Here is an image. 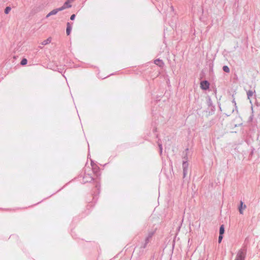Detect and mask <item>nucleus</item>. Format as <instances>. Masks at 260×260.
<instances>
[{
    "label": "nucleus",
    "mask_w": 260,
    "mask_h": 260,
    "mask_svg": "<svg viewBox=\"0 0 260 260\" xmlns=\"http://www.w3.org/2000/svg\"><path fill=\"white\" fill-rule=\"evenodd\" d=\"M74 0H67L63 4V6L66 8H71L72 7L70 3L73 2Z\"/></svg>",
    "instance_id": "10"
},
{
    "label": "nucleus",
    "mask_w": 260,
    "mask_h": 260,
    "mask_svg": "<svg viewBox=\"0 0 260 260\" xmlns=\"http://www.w3.org/2000/svg\"><path fill=\"white\" fill-rule=\"evenodd\" d=\"M198 260H204L203 258H200Z\"/></svg>",
    "instance_id": "29"
},
{
    "label": "nucleus",
    "mask_w": 260,
    "mask_h": 260,
    "mask_svg": "<svg viewBox=\"0 0 260 260\" xmlns=\"http://www.w3.org/2000/svg\"><path fill=\"white\" fill-rule=\"evenodd\" d=\"M65 9H66V8L63 5L62 7L56 9V10H57V12H58L59 11H62V10H64Z\"/></svg>",
    "instance_id": "18"
},
{
    "label": "nucleus",
    "mask_w": 260,
    "mask_h": 260,
    "mask_svg": "<svg viewBox=\"0 0 260 260\" xmlns=\"http://www.w3.org/2000/svg\"><path fill=\"white\" fill-rule=\"evenodd\" d=\"M51 16V14H50V12L46 15V18H48L49 16Z\"/></svg>",
    "instance_id": "26"
},
{
    "label": "nucleus",
    "mask_w": 260,
    "mask_h": 260,
    "mask_svg": "<svg viewBox=\"0 0 260 260\" xmlns=\"http://www.w3.org/2000/svg\"><path fill=\"white\" fill-rule=\"evenodd\" d=\"M76 16L75 14H73L71 15V17H70V19L71 20H74Z\"/></svg>",
    "instance_id": "24"
},
{
    "label": "nucleus",
    "mask_w": 260,
    "mask_h": 260,
    "mask_svg": "<svg viewBox=\"0 0 260 260\" xmlns=\"http://www.w3.org/2000/svg\"><path fill=\"white\" fill-rule=\"evenodd\" d=\"M188 164L187 161V158L183 161L182 163V168H183V178H185L187 173V170H188Z\"/></svg>",
    "instance_id": "2"
},
{
    "label": "nucleus",
    "mask_w": 260,
    "mask_h": 260,
    "mask_svg": "<svg viewBox=\"0 0 260 260\" xmlns=\"http://www.w3.org/2000/svg\"><path fill=\"white\" fill-rule=\"evenodd\" d=\"M224 233V226L223 224L220 225L219 228V235H223Z\"/></svg>",
    "instance_id": "11"
},
{
    "label": "nucleus",
    "mask_w": 260,
    "mask_h": 260,
    "mask_svg": "<svg viewBox=\"0 0 260 260\" xmlns=\"http://www.w3.org/2000/svg\"><path fill=\"white\" fill-rule=\"evenodd\" d=\"M52 40V38L51 37H49L47 39L44 40L41 43L42 45H46L51 43Z\"/></svg>",
    "instance_id": "8"
},
{
    "label": "nucleus",
    "mask_w": 260,
    "mask_h": 260,
    "mask_svg": "<svg viewBox=\"0 0 260 260\" xmlns=\"http://www.w3.org/2000/svg\"><path fill=\"white\" fill-rule=\"evenodd\" d=\"M40 10H41V8H39V7L34 8L31 10V13H32V14L36 13H37L38 12L40 11Z\"/></svg>",
    "instance_id": "12"
},
{
    "label": "nucleus",
    "mask_w": 260,
    "mask_h": 260,
    "mask_svg": "<svg viewBox=\"0 0 260 260\" xmlns=\"http://www.w3.org/2000/svg\"><path fill=\"white\" fill-rule=\"evenodd\" d=\"M246 249L244 248L241 249L238 252L235 260H245Z\"/></svg>",
    "instance_id": "1"
},
{
    "label": "nucleus",
    "mask_w": 260,
    "mask_h": 260,
    "mask_svg": "<svg viewBox=\"0 0 260 260\" xmlns=\"http://www.w3.org/2000/svg\"><path fill=\"white\" fill-rule=\"evenodd\" d=\"M200 85V87L202 89L207 90L209 88L210 84L208 81L204 80L201 82Z\"/></svg>",
    "instance_id": "4"
},
{
    "label": "nucleus",
    "mask_w": 260,
    "mask_h": 260,
    "mask_svg": "<svg viewBox=\"0 0 260 260\" xmlns=\"http://www.w3.org/2000/svg\"><path fill=\"white\" fill-rule=\"evenodd\" d=\"M93 180V178L89 174H85L83 177V183L91 182Z\"/></svg>",
    "instance_id": "3"
},
{
    "label": "nucleus",
    "mask_w": 260,
    "mask_h": 260,
    "mask_svg": "<svg viewBox=\"0 0 260 260\" xmlns=\"http://www.w3.org/2000/svg\"><path fill=\"white\" fill-rule=\"evenodd\" d=\"M147 245V243H146L144 242V243L142 245V246H141V248H143V249H144V248H145L146 247Z\"/></svg>",
    "instance_id": "22"
},
{
    "label": "nucleus",
    "mask_w": 260,
    "mask_h": 260,
    "mask_svg": "<svg viewBox=\"0 0 260 260\" xmlns=\"http://www.w3.org/2000/svg\"><path fill=\"white\" fill-rule=\"evenodd\" d=\"M255 92V90H249L247 91V98L250 100V98L253 95V93Z\"/></svg>",
    "instance_id": "9"
},
{
    "label": "nucleus",
    "mask_w": 260,
    "mask_h": 260,
    "mask_svg": "<svg viewBox=\"0 0 260 260\" xmlns=\"http://www.w3.org/2000/svg\"><path fill=\"white\" fill-rule=\"evenodd\" d=\"M154 234V232H149L148 234V236H147V238H149V239H151L152 237L153 236Z\"/></svg>",
    "instance_id": "17"
},
{
    "label": "nucleus",
    "mask_w": 260,
    "mask_h": 260,
    "mask_svg": "<svg viewBox=\"0 0 260 260\" xmlns=\"http://www.w3.org/2000/svg\"><path fill=\"white\" fill-rule=\"evenodd\" d=\"M171 10H172V11H173V10H174V8H173V6H171Z\"/></svg>",
    "instance_id": "27"
},
{
    "label": "nucleus",
    "mask_w": 260,
    "mask_h": 260,
    "mask_svg": "<svg viewBox=\"0 0 260 260\" xmlns=\"http://www.w3.org/2000/svg\"><path fill=\"white\" fill-rule=\"evenodd\" d=\"M72 25L70 22H68L67 24V29L66 33L68 36L70 35L71 30H72Z\"/></svg>",
    "instance_id": "7"
},
{
    "label": "nucleus",
    "mask_w": 260,
    "mask_h": 260,
    "mask_svg": "<svg viewBox=\"0 0 260 260\" xmlns=\"http://www.w3.org/2000/svg\"><path fill=\"white\" fill-rule=\"evenodd\" d=\"M223 71L226 73H229L230 70L228 66H224L222 68Z\"/></svg>",
    "instance_id": "13"
},
{
    "label": "nucleus",
    "mask_w": 260,
    "mask_h": 260,
    "mask_svg": "<svg viewBox=\"0 0 260 260\" xmlns=\"http://www.w3.org/2000/svg\"><path fill=\"white\" fill-rule=\"evenodd\" d=\"M158 147H159V151H160V153H162V144L158 143Z\"/></svg>",
    "instance_id": "19"
},
{
    "label": "nucleus",
    "mask_w": 260,
    "mask_h": 260,
    "mask_svg": "<svg viewBox=\"0 0 260 260\" xmlns=\"http://www.w3.org/2000/svg\"><path fill=\"white\" fill-rule=\"evenodd\" d=\"M150 239L146 238L145 239V242L148 244V243L150 242Z\"/></svg>",
    "instance_id": "23"
},
{
    "label": "nucleus",
    "mask_w": 260,
    "mask_h": 260,
    "mask_svg": "<svg viewBox=\"0 0 260 260\" xmlns=\"http://www.w3.org/2000/svg\"><path fill=\"white\" fill-rule=\"evenodd\" d=\"M223 238L222 235H219L218 237V243H220L222 241V239Z\"/></svg>",
    "instance_id": "21"
},
{
    "label": "nucleus",
    "mask_w": 260,
    "mask_h": 260,
    "mask_svg": "<svg viewBox=\"0 0 260 260\" xmlns=\"http://www.w3.org/2000/svg\"><path fill=\"white\" fill-rule=\"evenodd\" d=\"M252 116H250V120H252Z\"/></svg>",
    "instance_id": "28"
},
{
    "label": "nucleus",
    "mask_w": 260,
    "mask_h": 260,
    "mask_svg": "<svg viewBox=\"0 0 260 260\" xmlns=\"http://www.w3.org/2000/svg\"><path fill=\"white\" fill-rule=\"evenodd\" d=\"M39 48H42V46H39Z\"/></svg>",
    "instance_id": "30"
},
{
    "label": "nucleus",
    "mask_w": 260,
    "mask_h": 260,
    "mask_svg": "<svg viewBox=\"0 0 260 260\" xmlns=\"http://www.w3.org/2000/svg\"><path fill=\"white\" fill-rule=\"evenodd\" d=\"M27 63V60L26 58H23L21 61L20 64L22 66L26 64Z\"/></svg>",
    "instance_id": "14"
},
{
    "label": "nucleus",
    "mask_w": 260,
    "mask_h": 260,
    "mask_svg": "<svg viewBox=\"0 0 260 260\" xmlns=\"http://www.w3.org/2000/svg\"><path fill=\"white\" fill-rule=\"evenodd\" d=\"M57 11L56 10V9H54L53 10H52L50 12V14H51V15H55L57 13Z\"/></svg>",
    "instance_id": "16"
},
{
    "label": "nucleus",
    "mask_w": 260,
    "mask_h": 260,
    "mask_svg": "<svg viewBox=\"0 0 260 260\" xmlns=\"http://www.w3.org/2000/svg\"><path fill=\"white\" fill-rule=\"evenodd\" d=\"M232 102H233V103H234V105L235 106L236 109H237V107L236 106V101H235V99H234Z\"/></svg>",
    "instance_id": "25"
},
{
    "label": "nucleus",
    "mask_w": 260,
    "mask_h": 260,
    "mask_svg": "<svg viewBox=\"0 0 260 260\" xmlns=\"http://www.w3.org/2000/svg\"><path fill=\"white\" fill-rule=\"evenodd\" d=\"M234 109H232L230 110V111L228 113H226V115L227 116H230L232 113L234 112Z\"/></svg>",
    "instance_id": "20"
},
{
    "label": "nucleus",
    "mask_w": 260,
    "mask_h": 260,
    "mask_svg": "<svg viewBox=\"0 0 260 260\" xmlns=\"http://www.w3.org/2000/svg\"><path fill=\"white\" fill-rule=\"evenodd\" d=\"M11 8L10 7H7L5 9V13L8 14L11 11Z\"/></svg>",
    "instance_id": "15"
},
{
    "label": "nucleus",
    "mask_w": 260,
    "mask_h": 260,
    "mask_svg": "<svg viewBox=\"0 0 260 260\" xmlns=\"http://www.w3.org/2000/svg\"><path fill=\"white\" fill-rule=\"evenodd\" d=\"M246 208V205L245 204H244L243 202L242 201L240 202V206H239L238 209L240 214H243V210L245 209Z\"/></svg>",
    "instance_id": "5"
},
{
    "label": "nucleus",
    "mask_w": 260,
    "mask_h": 260,
    "mask_svg": "<svg viewBox=\"0 0 260 260\" xmlns=\"http://www.w3.org/2000/svg\"><path fill=\"white\" fill-rule=\"evenodd\" d=\"M154 63L159 66V67H162L164 66V63L162 60L159 59H156L154 60Z\"/></svg>",
    "instance_id": "6"
},
{
    "label": "nucleus",
    "mask_w": 260,
    "mask_h": 260,
    "mask_svg": "<svg viewBox=\"0 0 260 260\" xmlns=\"http://www.w3.org/2000/svg\"><path fill=\"white\" fill-rule=\"evenodd\" d=\"M93 172L95 173V172H96V171H95L94 170H93Z\"/></svg>",
    "instance_id": "31"
}]
</instances>
